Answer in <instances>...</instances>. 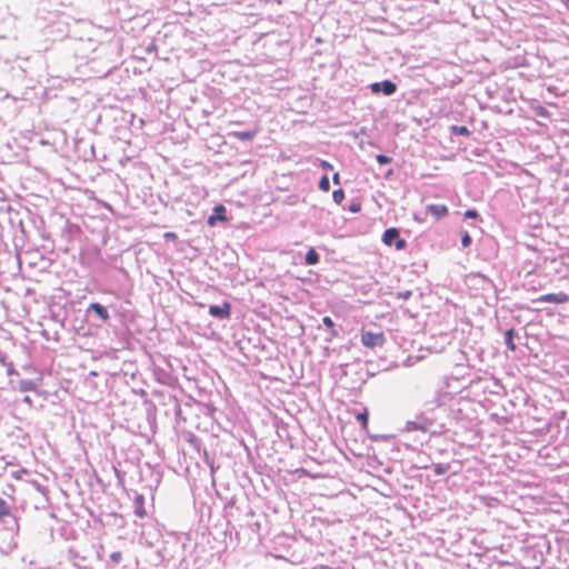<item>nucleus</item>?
Returning a JSON list of instances; mask_svg holds the SVG:
<instances>
[{"label":"nucleus","instance_id":"obj_1","mask_svg":"<svg viewBox=\"0 0 569 569\" xmlns=\"http://www.w3.org/2000/svg\"><path fill=\"white\" fill-rule=\"evenodd\" d=\"M523 151L517 133H500V153L505 154L500 156V203L506 202L507 212L512 217L518 213L521 201L519 176L522 168L519 160Z\"/></svg>","mask_w":569,"mask_h":569},{"label":"nucleus","instance_id":"obj_2","mask_svg":"<svg viewBox=\"0 0 569 569\" xmlns=\"http://www.w3.org/2000/svg\"><path fill=\"white\" fill-rule=\"evenodd\" d=\"M505 503L517 511H511V523L507 528H500V569H513L527 538L522 515L526 502L521 492L513 491Z\"/></svg>","mask_w":569,"mask_h":569},{"label":"nucleus","instance_id":"obj_3","mask_svg":"<svg viewBox=\"0 0 569 569\" xmlns=\"http://www.w3.org/2000/svg\"><path fill=\"white\" fill-rule=\"evenodd\" d=\"M500 428L503 431L522 432V411L529 395L508 372L500 379Z\"/></svg>","mask_w":569,"mask_h":569},{"label":"nucleus","instance_id":"obj_4","mask_svg":"<svg viewBox=\"0 0 569 569\" xmlns=\"http://www.w3.org/2000/svg\"><path fill=\"white\" fill-rule=\"evenodd\" d=\"M506 432L500 435V478L507 480V483L522 488V485L528 483V475L522 469L526 463L522 459L529 455V448L518 438V432Z\"/></svg>","mask_w":569,"mask_h":569},{"label":"nucleus","instance_id":"obj_5","mask_svg":"<svg viewBox=\"0 0 569 569\" xmlns=\"http://www.w3.org/2000/svg\"><path fill=\"white\" fill-rule=\"evenodd\" d=\"M506 291L507 288H500V330L502 326H509L513 321L518 325L527 323L520 313L526 309V289L519 286L518 281H511L509 291L512 296H502Z\"/></svg>","mask_w":569,"mask_h":569},{"label":"nucleus","instance_id":"obj_6","mask_svg":"<svg viewBox=\"0 0 569 569\" xmlns=\"http://www.w3.org/2000/svg\"><path fill=\"white\" fill-rule=\"evenodd\" d=\"M448 393L438 395L435 402V408L432 410H437L439 415V433H445L449 431L457 432L455 429L458 427L467 428L469 420L467 416L463 413L462 409L458 407L459 403H451L446 406L443 399L447 398Z\"/></svg>","mask_w":569,"mask_h":569},{"label":"nucleus","instance_id":"obj_7","mask_svg":"<svg viewBox=\"0 0 569 569\" xmlns=\"http://www.w3.org/2000/svg\"><path fill=\"white\" fill-rule=\"evenodd\" d=\"M0 530L8 533L10 538L3 541L2 552L11 553L18 548L16 537L19 533L20 525L17 516V509L12 508L3 498L0 497Z\"/></svg>","mask_w":569,"mask_h":569},{"label":"nucleus","instance_id":"obj_8","mask_svg":"<svg viewBox=\"0 0 569 569\" xmlns=\"http://www.w3.org/2000/svg\"><path fill=\"white\" fill-rule=\"evenodd\" d=\"M430 405H435L433 401L427 402V411L420 412L417 415L415 420H408L406 423V430L407 431H422L428 432L431 431L432 433L439 432V415L437 410H432L433 407H430Z\"/></svg>","mask_w":569,"mask_h":569},{"label":"nucleus","instance_id":"obj_9","mask_svg":"<svg viewBox=\"0 0 569 569\" xmlns=\"http://www.w3.org/2000/svg\"><path fill=\"white\" fill-rule=\"evenodd\" d=\"M543 565V557L539 552L537 541L530 543L526 538L525 548H522L513 569H538Z\"/></svg>","mask_w":569,"mask_h":569},{"label":"nucleus","instance_id":"obj_10","mask_svg":"<svg viewBox=\"0 0 569 569\" xmlns=\"http://www.w3.org/2000/svg\"><path fill=\"white\" fill-rule=\"evenodd\" d=\"M526 490V485H522V488H518L511 483H507V480L500 478V528H507L508 523H511V511L513 508L509 507L505 502L507 501L508 496L511 492H521L523 493ZM525 498V495H522ZM526 502V500L523 499ZM515 511H517L515 509Z\"/></svg>","mask_w":569,"mask_h":569},{"label":"nucleus","instance_id":"obj_11","mask_svg":"<svg viewBox=\"0 0 569 569\" xmlns=\"http://www.w3.org/2000/svg\"><path fill=\"white\" fill-rule=\"evenodd\" d=\"M110 309L116 312L114 306H106L100 302H91L84 311L86 319L89 323L94 327H101L109 325L112 318Z\"/></svg>","mask_w":569,"mask_h":569},{"label":"nucleus","instance_id":"obj_12","mask_svg":"<svg viewBox=\"0 0 569 569\" xmlns=\"http://www.w3.org/2000/svg\"><path fill=\"white\" fill-rule=\"evenodd\" d=\"M516 54L503 57L500 51V82L503 76L517 77V69L526 64L525 50L519 44L516 46Z\"/></svg>","mask_w":569,"mask_h":569},{"label":"nucleus","instance_id":"obj_13","mask_svg":"<svg viewBox=\"0 0 569 569\" xmlns=\"http://www.w3.org/2000/svg\"><path fill=\"white\" fill-rule=\"evenodd\" d=\"M500 116H503L505 118L510 117V128H503L509 133H518L521 130V123H522V116H521V108L518 107V103L516 102V106L513 103L505 104L503 100L500 101Z\"/></svg>","mask_w":569,"mask_h":569},{"label":"nucleus","instance_id":"obj_14","mask_svg":"<svg viewBox=\"0 0 569 569\" xmlns=\"http://www.w3.org/2000/svg\"><path fill=\"white\" fill-rule=\"evenodd\" d=\"M505 327L506 329L503 331V342L507 348L506 351L516 352L519 346L525 345L523 340L526 339V337L520 336L519 333V331L525 330V327L521 326L519 329H516L512 322H510L509 326Z\"/></svg>","mask_w":569,"mask_h":569},{"label":"nucleus","instance_id":"obj_15","mask_svg":"<svg viewBox=\"0 0 569 569\" xmlns=\"http://www.w3.org/2000/svg\"><path fill=\"white\" fill-rule=\"evenodd\" d=\"M401 229L397 227L387 228L381 237V241L387 247H395L396 250L402 251L408 247L405 238L400 237Z\"/></svg>","mask_w":569,"mask_h":569},{"label":"nucleus","instance_id":"obj_16","mask_svg":"<svg viewBox=\"0 0 569 569\" xmlns=\"http://www.w3.org/2000/svg\"><path fill=\"white\" fill-rule=\"evenodd\" d=\"M371 94L376 97H391L398 90V84L391 79L371 82L367 86Z\"/></svg>","mask_w":569,"mask_h":569},{"label":"nucleus","instance_id":"obj_17","mask_svg":"<svg viewBox=\"0 0 569 569\" xmlns=\"http://www.w3.org/2000/svg\"><path fill=\"white\" fill-rule=\"evenodd\" d=\"M41 382V377H38L37 379H10L9 381L11 388L20 392H38Z\"/></svg>","mask_w":569,"mask_h":569},{"label":"nucleus","instance_id":"obj_18","mask_svg":"<svg viewBox=\"0 0 569 569\" xmlns=\"http://www.w3.org/2000/svg\"><path fill=\"white\" fill-rule=\"evenodd\" d=\"M208 313L218 320H228L232 313V305L231 302L224 300L220 305H209Z\"/></svg>","mask_w":569,"mask_h":569},{"label":"nucleus","instance_id":"obj_19","mask_svg":"<svg viewBox=\"0 0 569 569\" xmlns=\"http://www.w3.org/2000/svg\"><path fill=\"white\" fill-rule=\"evenodd\" d=\"M361 342L367 348L382 347L386 342V337L382 331L372 332L369 330H361Z\"/></svg>","mask_w":569,"mask_h":569},{"label":"nucleus","instance_id":"obj_20","mask_svg":"<svg viewBox=\"0 0 569 569\" xmlns=\"http://www.w3.org/2000/svg\"><path fill=\"white\" fill-rule=\"evenodd\" d=\"M230 217L228 216L227 208L218 203L212 208L211 213L207 218V224L209 227H216L218 223L228 222Z\"/></svg>","mask_w":569,"mask_h":569},{"label":"nucleus","instance_id":"obj_21","mask_svg":"<svg viewBox=\"0 0 569 569\" xmlns=\"http://www.w3.org/2000/svg\"><path fill=\"white\" fill-rule=\"evenodd\" d=\"M533 303H551V305H563L569 302V295L565 292L546 293L541 295L536 299H532Z\"/></svg>","mask_w":569,"mask_h":569},{"label":"nucleus","instance_id":"obj_22","mask_svg":"<svg viewBox=\"0 0 569 569\" xmlns=\"http://www.w3.org/2000/svg\"><path fill=\"white\" fill-rule=\"evenodd\" d=\"M81 233V229L78 224L66 221L64 227L61 229L60 238L61 241L67 246L72 242L79 234Z\"/></svg>","mask_w":569,"mask_h":569},{"label":"nucleus","instance_id":"obj_23","mask_svg":"<svg viewBox=\"0 0 569 569\" xmlns=\"http://www.w3.org/2000/svg\"><path fill=\"white\" fill-rule=\"evenodd\" d=\"M258 132H259L258 128L246 129V130H232L228 133V137L238 139L239 141H242V142H249L256 138Z\"/></svg>","mask_w":569,"mask_h":569},{"label":"nucleus","instance_id":"obj_24","mask_svg":"<svg viewBox=\"0 0 569 569\" xmlns=\"http://www.w3.org/2000/svg\"><path fill=\"white\" fill-rule=\"evenodd\" d=\"M536 541L539 547V552L543 557V563H546L548 557L553 553V545L546 536L538 537Z\"/></svg>","mask_w":569,"mask_h":569},{"label":"nucleus","instance_id":"obj_25","mask_svg":"<svg viewBox=\"0 0 569 569\" xmlns=\"http://www.w3.org/2000/svg\"><path fill=\"white\" fill-rule=\"evenodd\" d=\"M517 77L503 76V82H500V91L502 89H516L521 88L523 84V74L522 72H516Z\"/></svg>","mask_w":569,"mask_h":569},{"label":"nucleus","instance_id":"obj_26","mask_svg":"<svg viewBox=\"0 0 569 569\" xmlns=\"http://www.w3.org/2000/svg\"><path fill=\"white\" fill-rule=\"evenodd\" d=\"M321 327H323L330 333V338H327V341H331L332 337H338L342 331V327L338 326L333 319L329 316H325L322 318Z\"/></svg>","mask_w":569,"mask_h":569},{"label":"nucleus","instance_id":"obj_27","mask_svg":"<svg viewBox=\"0 0 569 569\" xmlns=\"http://www.w3.org/2000/svg\"><path fill=\"white\" fill-rule=\"evenodd\" d=\"M521 96V88L502 89V91H500V98L503 100L505 104L513 103L516 106L517 99Z\"/></svg>","mask_w":569,"mask_h":569},{"label":"nucleus","instance_id":"obj_28","mask_svg":"<svg viewBox=\"0 0 569 569\" xmlns=\"http://www.w3.org/2000/svg\"><path fill=\"white\" fill-rule=\"evenodd\" d=\"M426 211L435 217L436 220H440L448 214L449 209L446 204L431 203L426 207Z\"/></svg>","mask_w":569,"mask_h":569},{"label":"nucleus","instance_id":"obj_29","mask_svg":"<svg viewBox=\"0 0 569 569\" xmlns=\"http://www.w3.org/2000/svg\"><path fill=\"white\" fill-rule=\"evenodd\" d=\"M239 499L236 496H232L224 505V516L230 522L236 518V512L240 510V507L237 505Z\"/></svg>","mask_w":569,"mask_h":569},{"label":"nucleus","instance_id":"obj_30","mask_svg":"<svg viewBox=\"0 0 569 569\" xmlns=\"http://www.w3.org/2000/svg\"><path fill=\"white\" fill-rule=\"evenodd\" d=\"M380 438L385 439L387 445L390 446V450L388 452L389 459L395 461L400 460V446L395 441V439L387 436H380Z\"/></svg>","mask_w":569,"mask_h":569},{"label":"nucleus","instance_id":"obj_31","mask_svg":"<svg viewBox=\"0 0 569 569\" xmlns=\"http://www.w3.org/2000/svg\"><path fill=\"white\" fill-rule=\"evenodd\" d=\"M272 427L276 430V433L279 439H283L284 437H288V423H286L281 418H278L274 416L272 418Z\"/></svg>","mask_w":569,"mask_h":569},{"label":"nucleus","instance_id":"obj_32","mask_svg":"<svg viewBox=\"0 0 569 569\" xmlns=\"http://www.w3.org/2000/svg\"><path fill=\"white\" fill-rule=\"evenodd\" d=\"M319 262H320V254L313 247H310L305 254V264L306 266H317Z\"/></svg>","mask_w":569,"mask_h":569},{"label":"nucleus","instance_id":"obj_33","mask_svg":"<svg viewBox=\"0 0 569 569\" xmlns=\"http://www.w3.org/2000/svg\"><path fill=\"white\" fill-rule=\"evenodd\" d=\"M500 228L503 229V232H506L505 234V249H512L515 243H516V238H515V234L512 232V230L510 229H505L502 227V223L500 222Z\"/></svg>","mask_w":569,"mask_h":569},{"label":"nucleus","instance_id":"obj_34","mask_svg":"<svg viewBox=\"0 0 569 569\" xmlns=\"http://www.w3.org/2000/svg\"><path fill=\"white\" fill-rule=\"evenodd\" d=\"M450 132L456 137H468L471 134V131L468 129V127L457 124L450 127Z\"/></svg>","mask_w":569,"mask_h":569},{"label":"nucleus","instance_id":"obj_35","mask_svg":"<svg viewBox=\"0 0 569 569\" xmlns=\"http://www.w3.org/2000/svg\"><path fill=\"white\" fill-rule=\"evenodd\" d=\"M143 502H144V497L142 495H137L136 500H134V503H136L134 513L139 518H143L146 516Z\"/></svg>","mask_w":569,"mask_h":569},{"label":"nucleus","instance_id":"obj_36","mask_svg":"<svg viewBox=\"0 0 569 569\" xmlns=\"http://www.w3.org/2000/svg\"><path fill=\"white\" fill-rule=\"evenodd\" d=\"M361 200L359 198H353L347 206H342V210H348L352 213H358L361 211Z\"/></svg>","mask_w":569,"mask_h":569},{"label":"nucleus","instance_id":"obj_37","mask_svg":"<svg viewBox=\"0 0 569 569\" xmlns=\"http://www.w3.org/2000/svg\"><path fill=\"white\" fill-rule=\"evenodd\" d=\"M345 198H346V193L342 188H338V189L333 190L332 200L336 204L342 207L343 206L342 202H343Z\"/></svg>","mask_w":569,"mask_h":569},{"label":"nucleus","instance_id":"obj_38","mask_svg":"<svg viewBox=\"0 0 569 569\" xmlns=\"http://www.w3.org/2000/svg\"><path fill=\"white\" fill-rule=\"evenodd\" d=\"M356 419H357V421L360 423V426L362 428H367L368 422H369V412H368V410L365 409V410L358 412L356 415Z\"/></svg>","mask_w":569,"mask_h":569},{"label":"nucleus","instance_id":"obj_39","mask_svg":"<svg viewBox=\"0 0 569 569\" xmlns=\"http://www.w3.org/2000/svg\"><path fill=\"white\" fill-rule=\"evenodd\" d=\"M318 188L322 192H328L330 190V179L327 174H322L318 181Z\"/></svg>","mask_w":569,"mask_h":569},{"label":"nucleus","instance_id":"obj_40","mask_svg":"<svg viewBox=\"0 0 569 569\" xmlns=\"http://www.w3.org/2000/svg\"><path fill=\"white\" fill-rule=\"evenodd\" d=\"M480 499L488 507H495L498 503V498L489 496V495H481Z\"/></svg>","mask_w":569,"mask_h":569},{"label":"nucleus","instance_id":"obj_41","mask_svg":"<svg viewBox=\"0 0 569 569\" xmlns=\"http://www.w3.org/2000/svg\"><path fill=\"white\" fill-rule=\"evenodd\" d=\"M502 30V27L500 26V31ZM503 36L501 32H500V37ZM512 46H515V42H511V46H508L507 43L503 42V40L500 38V47H506L505 51L507 53L506 57L508 56H513L516 54V48L512 49Z\"/></svg>","mask_w":569,"mask_h":569},{"label":"nucleus","instance_id":"obj_42","mask_svg":"<svg viewBox=\"0 0 569 569\" xmlns=\"http://www.w3.org/2000/svg\"><path fill=\"white\" fill-rule=\"evenodd\" d=\"M392 160L393 159L387 154H383V153L376 154V161L380 166L389 164L392 162Z\"/></svg>","mask_w":569,"mask_h":569},{"label":"nucleus","instance_id":"obj_43","mask_svg":"<svg viewBox=\"0 0 569 569\" xmlns=\"http://www.w3.org/2000/svg\"><path fill=\"white\" fill-rule=\"evenodd\" d=\"M472 243V238L471 236L468 233V231H462L461 232V246L462 248H468L470 247Z\"/></svg>","mask_w":569,"mask_h":569},{"label":"nucleus","instance_id":"obj_44","mask_svg":"<svg viewBox=\"0 0 569 569\" xmlns=\"http://www.w3.org/2000/svg\"><path fill=\"white\" fill-rule=\"evenodd\" d=\"M7 369V376L8 377H20L19 371L14 368L13 362L8 361V363L4 366Z\"/></svg>","mask_w":569,"mask_h":569},{"label":"nucleus","instance_id":"obj_45","mask_svg":"<svg viewBox=\"0 0 569 569\" xmlns=\"http://www.w3.org/2000/svg\"><path fill=\"white\" fill-rule=\"evenodd\" d=\"M561 277L569 278V263L560 262V267L555 269Z\"/></svg>","mask_w":569,"mask_h":569},{"label":"nucleus","instance_id":"obj_46","mask_svg":"<svg viewBox=\"0 0 569 569\" xmlns=\"http://www.w3.org/2000/svg\"><path fill=\"white\" fill-rule=\"evenodd\" d=\"M448 469H449V466H448V465H445V463H437V465H435V469H433V471H435V473H436L437 476H443V475H446V473H447Z\"/></svg>","mask_w":569,"mask_h":569},{"label":"nucleus","instance_id":"obj_47","mask_svg":"<svg viewBox=\"0 0 569 569\" xmlns=\"http://www.w3.org/2000/svg\"><path fill=\"white\" fill-rule=\"evenodd\" d=\"M510 122H511L510 117L505 118L503 116H500V133H502V132L507 133V131L503 128H510Z\"/></svg>","mask_w":569,"mask_h":569},{"label":"nucleus","instance_id":"obj_48","mask_svg":"<svg viewBox=\"0 0 569 569\" xmlns=\"http://www.w3.org/2000/svg\"><path fill=\"white\" fill-rule=\"evenodd\" d=\"M535 112H536V116L538 117H541V118H549V111L546 107L543 106H538L536 109H535Z\"/></svg>","mask_w":569,"mask_h":569},{"label":"nucleus","instance_id":"obj_49","mask_svg":"<svg viewBox=\"0 0 569 569\" xmlns=\"http://www.w3.org/2000/svg\"><path fill=\"white\" fill-rule=\"evenodd\" d=\"M505 277H506L505 272L502 270H500V283L502 282V284H503L501 288H507V291L505 293H502V296H505V295L512 296L511 292L509 291L510 282L512 280H510L509 284H508L507 281L505 280Z\"/></svg>","mask_w":569,"mask_h":569},{"label":"nucleus","instance_id":"obj_50","mask_svg":"<svg viewBox=\"0 0 569 569\" xmlns=\"http://www.w3.org/2000/svg\"><path fill=\"white\" fill-rule=\"evenodd\" d=\"M319 168H321L325 171H332L333 170L332 163H330L327 160H320Z\"/></svg>","mask_w":569,"mask_h":569},{"label":"nucleus","instance_id":"obj_51","mask_svg":"<svg viewBox=\"0 0 569 569\" xmlns=\"http://www.w3.org/2000/svg\"><path fill=\"white\" fill-rule=\"evenodd\" d=\"M483 408H486L488 411L490 409H492V407L495 406V401L489 398V397H485V399L481 401Z\"/></svg>","mask_w":569,"mask_h":569},{"label":"nucleus","instance_id":"obj_52","mask_svg":"<svg viewBox=\"0 0 569 569\" xmlns=\"http://www.w3.org/2000/svg\"><path fill=\"white\" fill-rule=\"evenodd\" d=\"M479 217V213L476 209H467L465 212V218L467 219H476Z\"/></svg>","mask_w":569,"mask_h":569},{"label":"nucleus","instance_id":"obj_53","mask_svg":"<svg viewBox=\"0 0 569 569\" xmlns=\"http://www.w3.org/2000/svg\"><path fill=\"white\" fill-rule=\"evenodd\" d=\"M411 296H412L411 290H405V291H400L397 293V298L402 299V300H408L411 298Z\"/></svg>","mask_w":569,"mask_h":569},{"label":"nucleus","instance_id":"obj_54","mask_svg":"<svg viewBox=\"0 0 569 569\" xmlns=\"http://www.w3.org/2000/svg\"><path fill=\"white\" fill-rule=\"evenodd\" d=\"M158 555H159V557L161 558L162 561H164V560L169 561L170 558H172V556L169 555L167 548H163V549L159 550Z\"/></svg>","mask_w":569,"mask_h":569},{"label":"nucleus","instance_id":"obj_55","mask_svg":"<svg viewBox=\"0 0 569 569\" xmlns=\"http://www.w3.org/2000/svg\"><path fill=\"white\" fill-rule=\"evenodd\" d=\"M203 459H204V461L207 462V465H209V467H210L211 471H213V470H214V468H213V461L211 460V458H210V456H209V452H208L206 449L203 450Z\"/></svg>","mask_w":569,"mask_h":569},{"label":"nucleus","instance_id":"obj_56","mask_svg":"<svg viewBox=\"0 0 569 569\" xmlns=\"http://www.w3.org/2000/svg\"><path fill=\"white\" fill-rule=\"evenodd\" d=\"M332 182L335 186H341L342 182H341V176L339 172H335L332 174Z\"/></svg>","mask_w":569,"mask_h":569},{"label":"nucleus","instance_id":"obj_57","mask_svg":"<svg viewBox=\"0 0 569 569\" xmlns=\"http://www.w3.org/2000/svg\"><path fill=\"white\" fill-rule=\"evenodd\" d=\"M110 559L114 562H120V560L122 559V555L119 551L112 552Z\"/></svg>","mask_w":569,"mask_h":569},{"label":"nucleus","instance_id":"obj_58","mask_svg":"<svg viewBox=\"0 0 569 569\" xmlns=\"http://www.w3.org/2000/svg\"><path fill=\"white\" fill-rule=\"evenodd\" d=\"M8 357L4 352L0 351V363L4 367L8 363Z\"/></svg>","mask_w":569,"mask_h":569},{"label":"nucleus","instance_id":"obj_59","mask_svg":"<svg viewBox=\"0 0 569 569\" xmlns=\"http://www.w3.org/2000/svg\"><path fill=\"white\" fill-rule=\"evenodd\" d=\"M316 569H345V568H342L340 566L332 567V566H328V565H321Z\"/></svg>","mask_w":569,"mask_h":569},{"label":"nucleus","instance_id":"obj_60","mask_svg":"<svg viewBox=\"0 0 569 569\" xmlns=\"http://www.w3.org/2000/svg\"><path fill=\"white\" fill-rule=\"evenodd\" d=\"M164 239H167V240H173V239H177V234H176L174 232H171V231L166 232V233H164Z\"/></svg>","mask_w":569,"mask_h":569},{"label":"nucleus","instance_id":"obj_61","mask_svg":"<svg viewBox=\"0 0 569 569\" xmlns=\"http://www.w3.org/2000/svg\"><path fill=\"white\" fill-rule=\"evenodd\" d=\"M173 400H174V411H176V415H179L181 412L180 405L178 403L176 398H173Z\"/></svg>","mask_w":569,"mask_h":569},{"label":"nucleus","instance_id":"obj_62","mask_svg":"<svg viewBox=\"0 0 569 569\" xmlns=\"http://www.w3.org/2000/svg\"><path fill=\"white\" fill-rule=\"evenodd\" d=\"M395 171L393 169H388L385 173L386 179H390L393 176Z\"/></svg>","mask_w":569,"mask_h":569},{"label":"nucleus","instance_id":"obj_63","mask_svg":"<svg viewBox=\"0 0 569 569\" xmlns=\"http://www.w3.org/2000/svg\"><path fill=\"white\" fill-rule=\"evenodd\" d=\"M22 401L29 406H32V399L30 396H24Z\"/></svg>","mask_w":569,"mask_h":569},{"label":"nucleus","instance_id":"obj_64","mask_svg":"<svg viewBox=\"0 0 569 569\" xmlns=\"http://www.w3.org/2000/svg\"><path fill=\"white\" fill-rule=\"evenodd\" d=\"M490 419L498 422V412L492 411L489 413Z\"/></svg>","mask_w":569,"mask_h":569}]
</instances>
